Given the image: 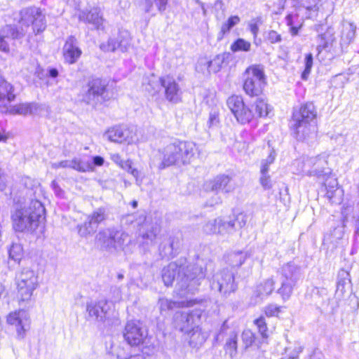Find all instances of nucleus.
<instances>
[{"instance_id":"1","label":"nucleus","mask_w":359,"mask_h":359,"mask_svg":"<svg viewBox=\"0 0 359 359\" xmlns=\"http://www.w3.org/2000/svg\"><path fill=\"white\" fill-rule=\"evenodd\" d=\"M185 259L170 263L162 271V279L166 286L171 285L174 280L180 290V294L185 296L193 294L205 277V271L198 264L186 265Z\"/></svg>"},{"instance_id":"2","label":"nucleus","mask_w":359,"mask_h":359,"mask_svg":"<svg viewBox=\"0 0 359 359\" xmlns=\"http://www.w3.org/2000/svg\"><path fill=\"white\" fill-rule=\"evenodd\" d=\"M20 19L19 24L20 30L15 29L11 25H6L0 30V50L8 53L10 45L15 39L22 37L32 25L33 32L36 34L43 32L46 29L45 15L40 8L28 7L20 12Z\"/></svg>"},{"instance_id":"3","label":"nucleus","mask_w":359,"mask_h":359,"mask_svg":"<svg viewBox=\"0 0 359 359\" xmlns=\"http://www.w3.org/2000/svg\"><path fill=\"white\" fill-rule=\"evenodd\" d=\"M45 208L41 201L32 200L28 204L16 210L12 215L15 231H34L44 219Z\"/></svg>"},{"instance_id":"4","label":"nucleus","mask_w":359,"mask_h":359,"mask_svg":"<svg viewBox=\"0 0 359 359\" xmlns=\"http://www.w3.org/2000/svg\"><path fill=\"white\" fill-rule=\"evenodd\" d=\"M122 222L137 229L138 238L142 239L140 242L144 245H152L161 229L158 222L147 218L144 212L128 215L122 219Z\"/></svg>"},{"instance_id":"5","label":"nucleus","mask_w":359,"mask_h":359,"mask_svg":"<svg viewBox=\"0 0 359 359\" xmlns=\"http://www.w3.org/2000/svg\"><path fill=\"white\" fill-rule=\"evenodd\" d=\"M317 111L312 102L303 104L293 112L290 128L299 140H304L315 128V120Z\"/></svg>"},{"instance_id":"6","label":"nucleus","mask_w":359,"mask_h":359,"mask_svg":"<svg viewBox=\"0 0 359 359\" xmlns=\"http://www.w3.org/2000/svg\"><path fill=\"white\" fill-rule=\"evenodd\" d=\"M281 286L277 292L284 302L291 297L297 281L302 278L301 268L297 264L289 262L281 268Z\"/></svg>"},{"instance_id":"7","label":"nucleus","mask_w":359,"mask_h":359,"mask_svg":"<svg viewBox=\"0 0 359 359\" xmlns=\"http://www.w3.org/2000/svg\"><path fill=\"white\" fill-rule=\"evenodd\" d=\"M266 84L264 69L259 66L248 67L245 72L243 89L250 96L260 95Z\"/></svg>"},{"instance_id":"8","label":"nucleus","mask_w":359,"mask_h":359,"mask_svg":"<svg viewBox=\"0 0 359 359\" xmlns=\"http://www.w3.org/2000/svg\"><path fill=\"white\" fill-rule=\"evenodd\" d=\"M96 239L102 248L110 252L123 250L125 243L130 240L127 233L115 229L100 231Z\"/></svg>"},{"instance_id":"9","label":"nucleus","mask_w":359,"mask_h":359,"mask_svg":"<svg viewBox=\"0 0 359 359\" xmlns=\"http://www.w3.org/2000/svg\"><path fill=\"white\" fill-rule=\"evenodd\" d=\"M37 287L38 276L36 273L29 269H23L17 278L18 295L20 301H29Z\"/></svg>"},{"instance_id":"10","label":"nucleus","mask_w":359,"mask_h":359,"mask_svg":"<svg viewBox=\"0 0 359 359\" xmlns=\"http://www.w3.org/2000/svg\"><path fill=\"white\" fill-rule=\"evenodd\" d=\"M235 188V184L228 175H217L214 179L207 181L204 184L205 190L215 194L214 197L208 202V205L213 206L221 203L222 198L218 195L219 192L229 194L233 191Z\"/></svg>"},{"instance_id":"11","label":"nucleus","mask_w":359,"mask_h":359,"mask_svg":"<svg viewBox=\"0 0 359 359\" xmlns=\"http://www.w3.org/2000/svg\"><path fill=\"white\" fill-rule=\"evenodd\" d=\"M109 210L105 206L95 208L90 214L86 216L83 224L77 226L78 233L81 237L86 238L96 232L100 224L107 219Z\"/></svg>"},{"instance_id":"12","label":"nucleus","mask_w":359,"mask_h":359,"mask_svg":"<svg viewBox=\"0 0 359 359\" xmlns=\"http://www.w3.org/2000/svg\"><path fill=\"white\" fill-rule=\"evenodd\" d=\"M206 234H217L222 237L229 236L236 231V224L232 219H225L223 217L208 221L203 227Z\"/></svg>"},{"instance_id":"13","label":"nucleus","mask_w":359,"mask_h":359,"mask_svg":"<svg viewBox=\"0 0 359 359\" xmlns=\"http://www.w3.org/2000/svg\"><path fill=\"white\" fill-rule=\"evenodd\" d=\"M123 336L130 346H137L144 343L147 330L139 320H129L125 325Z\"/></svg>"},{"instance_id":"14","label":"nucleus","mask_w":359,"mask_h":359,"mask_svg":"<svg viewBox=\"0 0 359 359\" xmlns=\"http://www.w3.org/2000/svg\"><path fill=\"white\" fill-rule=\"evenodd\" d=\"M201 315L198 310L177 311L174 316L175 327L183 333L190 332L199 325Z\"/></svg>"},{"instance_id":"15","label":"nucleus","mask_w":359,"mask_h":359,"mask_svg":"<svg viewBox=\"0 0 359 359\" xmlns=\"http://www.w3.org/2000/svg\"><path fill=\"white\" fill-rule=\"evenodd\" d=\"M227 105L236 120L242 124L249 123L255 117L254 111L246 107L240 96H231L227 100Z\"/></svg>"},{"instance_id":"16","label":"nucleus","mask_w":359,"mask_h":359,"mask_svg":"<svg viewBox=\"0 0 359 359\" xmlns=\"http://www.w3.org/2000/svg\"><path fill=\"white\" fill-rule=\"evenodd\" d=\"M211 287L224 295L233 292L237 288L233 273L228 269L219 271L214 276Z\"/></svg>"},{"instance_id":"17","label":"nucleus","mask_w":359,"mask_h":359,"mask_svg":"<svg viewBox=\"0 0 359 359\" xmlns=\"http://www.w3.org/2000/svg\"><path fill=\"white\" fill-rule=\"evenodd\" d=\"M106 90L105 81L100 79H93L88 82L86 90H83L82 100L87 104H93L100 101V98H104Z\"/></svg>"},{"instance_id":"18","label":"nucleus","mask_w":359,"mask_h":359,"mask_svg":"<svg viewBox=\"0 0 359 359\" xmlns=\"http://www.w3.org/2000/svg\"><path fill=\"white\" fill-rule=\"evenodd\" d=\"M158 156L160 161L158 167L160 169L173 165H180L177 140L159 149Z\"/></svg>"},{"instance_id":"19","label":"nucleus","mask_w":359,"mask_h":359,"mask_svg":"<svg viewBox=\"0 0 359 359\" xmlns=\"http://www.w3.org/2000/svg\"><path fill=\"white\" fill-rule=\"evenodd\" d=\"M161 86L164 88L165 99L173 104L180 102L182 100V90L175 79L170 76L160 78Z\"/></svg>"},{"instance_id":"20","label":"nucleus","mask_w":359,"mask_h":359,"mask_svg":"<svg viewBox=\"0 0 359 359\" xmlns=\"http://www.w3.org/2000/svg\"><path fill=\"white\" fill-rule=\"evenodd\" d=\"M131 43V37L130 34L126 30L120 31L116 39H109L107 44H102L101 49L104 51L114 52L117 49L121 51H127Z\"/></svg>"},{"instance_id":"21","label":"nucleus","mask_w":359,"mask_h":359,"mask_svg":"<svg viewBox=\"0 0 359 359\" xmlns=\"http://www.w3.org/2000/svg\"><path fill=\"white\" fill-rule=\"evenodd\" d=\"M132 133L133 130L129 128L116 126L109 129L106 133L105 136L111 142L133 144L135 143L137 141V139H135L133 136Z\"/></svg>"},{"instance_id":"22","label":"nucleus","mask_w":359,"mask_h":359,"mask_svg":"<svg viewBox=\"0 0 359 359\" xmlns=\"http://www.w3.org/2000/svg\"><path fill=\"white\" fill-rule=\"evenodd\" d=\"M177 144L180 165L191 163L198 152L196 144L193 142L178 140Z\"/></svg>"},{"instance_id":"23","label":"nucleus","mask_w":359,"mask_h":359,"mask_svg":"<svg viewBox=\"0 0 359 359\" xmlns=\"http://www.w3.org/2000/svg\"><path fill=\"white\" fill-rule=\"evenodd\" d=\"M79 19L85 23L92 25L96 29H103L104 18L101 10L98 7L91 8L90 11H82L79 15Z\"/></svg>"},{"instance_id":"24","label":"nucleus","mask_w":359,"mask_h":359,"mask_svg":"<svg viewBox=\"0 0 359 359\" xmlns=\"http://www.w3.org/2000/svg\"><path fill=\"white\" fill-rule=\"evenodd\" d=\"M81 55V50L77 46L76 38L73 36H69L63 47L65 60L69 64H74L80 57Z\"/></svg>"},{"instance_id":"25","label":"nucleus","mask_w":359,"mask_h":359,"mask_svg":"<svg viewBox=\"0 0 359 359\" xmlns=\"http://www.w3.org/2000/svg\"><path fill=\"white\" fill-rule=\"evenodd\" d=\"M305 164L309 166L311 165V169L309 170V175L320 177L328 173L325 170L327 161L325 155L309 158L306 159Z\"/></svg>"},{"instance_id":"26","label":"nucleus","mask_w":359,"mask_h":359,"mask_svg":"<svg viewBox=\"0 0 359 359\" xmlns=\"http://www.w3.org/2000/svg\"><path fill=\"white\" fill-rule=\"evenodd\" d=\"M327 190L325 197L332 204H339L341 202L342 191L338 188V182L336 178L327 177L325 182Z\"/></svg>"},{"instance_id":"27","label":"nucleus","mask_w":359,"mask_h":359,"mask_svg":"<svg viewBox=\"0 0 359 359\" xmlns=\"http://www.w3.org/2000/svg\"><path fill=\"white\" fill-rule=\"evenodd\" d=\"M15 95L13 93V86L0 76V109H7V106L13 101Z\"/></svg>"},{"instance_id":"28","label":"nucleus","mask_w":359,"mask_h":359,"mask_svg":"<svg viewBox=\"0 0 359 359\" xmlns=\"http://www.w3.org/2000/svg\"><path fill=\"white\" fill-rule=\"evenodd\" d=\"M224 59L225 57L223 54L216 55L212 60L201 58L199 60L196 68L202 72L206 70L208 73H217L221 69Z\"/></svg>"},{"instance_id":"29","label":"nucleus","mask_w":359,"mask_h":359,"mask_svg":"<svg viewBox=\"0 0 359 359\" xmlns=\"http://www.w3.org/2000/svg\"><path fill=\"white\" fill-rule=\"evenodd\" d=\"M39 109V106L36 103H20L18 104H15L11 106L8 108L7 106V109H3L1 111H5L10 114H18V115H24L26 116L27 114H34L36 113Z\"/></svg>"},{"instance_id":"30","label":"nucleus","mask_w":359,"mask_h":359,"mask_svg":"<svg viewBox=\"0 0 359 359\" xmlns=\"http://www.w3.org/2000/svg\"><path fill=\"white\" fill-rule=\"evenodd\" d=\"M187 335V339L191 346L196 348L199 347L204 344L208 339L209 334L206 332H203L199 325L190 332L184 333Z\"/></svg>"},{"instance_id":"31","label":"nucleus","mask_w":359,"mask_h":359,"mask_svg":"<svg viewBox=\"0 0 359 359\" xmlns=\"http://www.w3.org/2000/svg\"><path fill=\"white\" fill-rule=\"evenodd\" d=\"M107 302L100 300L87 303L86 311L88 316L96 320L102 321L107 312Z\"/></svg>"},{"instance_id":"32","label":"nucleus","mask_w":359,"mask_h":359,"mask_svg":"<svg viewBox=\"0 0 359 359\" xmlns=\"http://www.w3.org/2000/svg\"><path fill=\"white\" fill-rule=\"evenodd\" d=\"M7 322L10 325H15L18 333L21 335L25 332V326L28 324L27 313L24 311L11 313L7 317Z\"/></svg>"},{"instance_id":"33","label":"nucleus","mask_w":359,"mask_h":359,"mask_svg":"<svg viewBox=\"0 0 359 359\" xmlns=\"http://www.w3.org/2000/svg\"><path fill=\"white\" fill-rule=\"evenodd\" d=\"M168 1V0H144V11L147 13H152L154 15L156 14L154 13L155 11L163 13L166 9Z\"/></svg>"},{"instance_id":"34","label":"nucleus","mask_w":359,"mask_h":359,"mask_svg":"<svg viewBox=\"0 0 359 359\" xmlns=\"http://www.w3.org/2000/svg\"><path fill=\"white\" fill-rule=\"evenodd\" d=\"M275 281L268 278L259 284L256 289L257 295L262 299L270 295L274 290Z\"/></svg>"},{"instance_id":"35","label":"nucleus","mask_w":359,"mask_h":359,"mask_svg":"<svg viewBox=\"0 0 359 359\" xmlns=\"http://www.w3.org/2000/svg\"><path fill=\"white\" fill-rule=\"evenodd\" d=\"M158 305L162 315H167L170 311L181 306V302H174L162 297L158 299Z\"/></svg>"},{"instance_id":"36","label":"nucleus","mask_w":359,"mask_h":359,"mask_svg":"<svg viewBox=\"0 0 359 359\" xmlns=\"http://www.w3.org/2000/svg\"><path fill=\"white\" fill-rule=\"evenodd\" d=\"M248 257L246 252L238 251L231 253L228 257L229 264L234 267L241 266Z\"/></svg>"},{"instance_id":"37","label":"nucleus","mask_w":359,"mask_h":359,"mask_svg":"<svg viewBox=\"0 0 359 359\" xmlns=\"http://www.w3.org/2000/svg\"><path fill=\"white\" fill-rule=\"evenodd\" d=\"M70 166L71 168L81 172L93 170V165L90 162L78 158H74L71 161Z\"/></svg>"},{"instance_id":"38","label":"nucleus","mask_w":359,"mask_h":359,"mask_svg":"<svg viewBox=\"0 0 359 359\" xmlns=\"http://www.w3.org/2000/svg\"><path fill=\"white\" fill-rule=\"evenodd\" d=\"M237 333L231 332L225 344V351L231 358L234 357L237 353Z\"/></svg>"},{"instance_id":"39","label":"nucleus","mask_w":359,"mask_h":359,"mask_svg":"<svg viewBox=\"0 0 359 359\" xmlns=\"http://www.w3.org/2000/svg\"><path fill=\"white\" fill-rule=\"evenodd\" d=\"M255 108V116L264 117L268 116L270 109L268 104L262 99H257L252 105Z\"/></svg>"},{"instance_id":"40","label":"nucleus","mask_w":359,"mask_h":359,"mask_svg":"<svg viewBox=\"0 0 359 359\" xmlns=\"http://www.w3.org/2000/svg\"><path fill=\"white\" fill-rule=\"evenodd\" d=\"M241 22V18L238 15H232L229 18L226 22L222 25L220 32L219 33V38H222L225 34H228L230 30Z\"/></svg>"},{"instance_id":"41","label":"nucleus","mask_w":359,"mask_h":359,"mask_svg":"<svg viewBox=\"0 0 359 359\" xmlns=\"http://www.w3.org/2000/svg\"><path fill=\"white\" fill-rule=\"evenodd\" d=\"M9 258L19 263L23 255V249L20 243H12L8 250Z\"/></svg>"},{"instance_id":"42","label":"nucleus","mask_w":359,"mask_h":359,"mask_svg":"<svg viewBox=\"0 0 359 359\" xmlns=\"http://www.w3.org/2000/svg\"><path fill=\"white\" fill-rule=\"evenodd\" d=\"M231 50L233 52H248L251 48V43L243 39H238L231 45Z\"/></svg>"},{"instance_id":"43","label":"nucleus","mask_w":359,"mask_h":359,"mask_svg":"<svg viewBox=\"0 0 359 359\" xmlns=\"http://www.w3.org/2000/svg\"><path fill=\"white\" fill-rule=\"evenodd\" d=\"M254 323L257 325L258 328V331L262 335L263 338H267L268 337V328L266 325V323L265 321V318L262 316L258 318L257 319L255 320Z\"/></svg>"},{"instance_id":"44","label":"nucleus","mask_w":359,"mask_h":359,"mask_svg":"<svg viewBox=\"0 0 359 359\" xmlns=\"http://www.w3.org/2000/svg\"><path fill=\"white\" fill-rule=\"evenodd\" d=\"M255 339V334L250 330H245L242 333V340L245 348L252 345Z\"/></svg>"},{"instance_id":"45","label":"nucleus","mask_w":359,"mask_h":359,"mask_svg":"<svg viewBox=\"0 0 359 359\" xmlns=\"http://www.w3.org/2000/svg\"><path fill=\"white\" fill-rule=\"evenodd\" d=\"M313 66V55L311 53L307 54L305 57V69L302 74V78L306 79V75L310 74Z\"/></svg>"},{"instance_id":"46","label":"nucleus","mask_w":359,"mask_h":359,"mask_svg":"<svg viewBox=\"0 0 359 359\" xmlns=\"http://www.w3.org/2000/svg\"><path fill=\"white\" fill-rule=\"evenodd\" d=\"M173 250H174V242L170 238L168 241V247H165V246L163 247L162 245L160 246L161 254L163 257H169V256L172 255Z\"/></svg>"},{"instance_id":"47","label":"nucleus","mask_w":359,"mask_h":359,"mask_svg":"<svg viewBox=\"0 0 359 359\" xmlns=\"http://www.w3.org/2000/svg\"><path fill=\"white\" fill-rule=\"evenodd\" d=\"M281 307L278 306L275 304H269L266 306L264 312L265 314L269 316H276L280 312Z\"/></svg>"},{"instance_id":"48","label":"nucleus","mask_w":359,"mask_h":359,"mask_svg":"<svg viewBox=\"0 0 359 359\" xmlns=\"http://www.w3.org/2000/svg\"><path fill=\"white\" fill-rule=\"evenodd\" d=\"M236 224V230L243 228L247 223L248 216L243 213H240L236 215V218L233 219Z\"/></svg>"},{"instance_id":"49","label":"nucleus","mask_w":359,"mask_h":359,"mask_svg":"<svg viewBox=\"0 0 359 359\" xmlns=\"http://www.w3.org/2000/svg\"><path fill=\"white\" fill-rule=\"evenodd\" d=\"M259 182L264 189H270L272 187V182L268 174L261 175Z\"/></svg>"},{"instance_id":"50","label":"nucleus","mask_w":359,"mask_h":359,"mask_svg":"<svg viewBox=\"0 0 359 359\" xmlns=\"http://www.w3.org/2000/svg\"><path fill=\"white\" fill-rule=\"evenodd\" d=\"M267 39L271 43H278L281 41V36L280 34H278L276 31L271 30L268 32Z\"/></svg>"},{"instance_id":"51","label":"nucleus","mask_w":359,"mask_h":359,"mask_svg":"<svg viewBox=\"0 0 359 359\" xmlns=\"http://www.w3.org/2000/svg\"><path fill=\"white\" fill-rule=\"evenodd\" d=\"M111 159L117 165H118L121 168L124 164L126 161H123L121 156L118 154H111Z\"/></svg>"},{"instance_id":"52","label":"nucleus","mask_w":359,"mask_h":359,"mask_svg":"<svg viewBox=\"0 0 359 359\" xmlns=\"http://www.w3.org/2000/svg\"><path fill=\"white\" fill-rule=\"evenodd\" d=\"M276 154L274 149H272L270 151V153H269L268 157L265 160H264L263 161L270 165L271 163H273V161H274V160L276 158Z\"/></svg>"},{"instance_id":"53","label":"nucleus","mask_w":359,"mask_h":359,"mask_svg":"<svg viewBox=\"0 0 359 359\" xmlns=\"http://www.w3.org/2000/svg\"><path fill=\"white\" fill-rule=\"evenodd\" d=\"M71 161H62L59 162L58 163H55L53 167L55 168H71Z\"/></svg>"},{"instance_id":"54","label":"nucleus","mask_w":359,"mask_h":359,"mask_svg":"<svg viewBox=\"0 0 359 359\" xmlns=\"http://www.w3.org/2000/svg\"><path fill=\"white\" fill-rule=\"evenodd\" d=\"M249 27H250V30L252 32V34H253L254 37H256L258 34V32H259L258 25L256 23L251 22L249 25Z\"/></svg>"},{"instance_id":"55","label":"nucleus","mask_w":359,"mask_h":359,"mask_svg":"<svg viewBox=\"0 0 359 359\" xmlns=\"http://www.w3.org/2000/svg\"><path fill=\"white\" fill-rule=\"evenodd\" d=\"M130 174L136 179V183L140 186L142 183V180H139L140 172L136 168H133L131 170Z\"/></svg>"},{"instance_id":"56","label":"nucleus","mask_w":359,"mask_h":359,"mask_svg":"<svg viewBox=\"0 0 359 359\" xmlns=\"http://www.w3.org/2000/svg\"><path fill=\"white\" fill-rule=\"evenodd\" d=\"M121 168L126 170L128 172L130 173L131 170L134 168L132 167V162L130 160L126 161Z\"/></svg>"},{"instance_id":"57","label":"nucleus","mask_w":359,"mask_h":359,"mask_svg":"<svg viewBox=\"0 0 359 359\" xmlns=\"http://www.w3.org/2000/svg\"><path fill=\"white\" fill-rule=\"evenodd\" d=\"M6 187L5 177L4 176L1 169L0 168V191H3L5 189Z\"/></svg>"},{"instance_id":"58","label":"nucleus","mask_w":359,"mask_h":359,"mask_svg":"<svg viewBox=\"0 0 359 359\" xmlns=\"http://www.w3.org/2000/svg\"><path fill=\"white\" fill-rule=\"evenodd\" d=\"M104 163V158L101 156H97L93 158V164L95 165H102Z\"/></svg>"},{"instance_id":"59","label":"nucleus","mask_w":359,"mask_h":359,"mask_svg":"<svg viewBox=\"0 0 359 359\" xmlns=\"http://www.w3.org/2000/svg\"><path fill=\"white\" fill-rule=\"evenodd\" d=\"M269 165L262 161L261 168V175H266L269 172Z\"/></svg>"},{"instance_id":"60","label":"nucleus","mask_w":359,"mask_h":359,"mask_svg":"<svg viewBox=\"0 0 359 359\" xmlns=\"http://www.w3.org/2000/svg\"><path fill=\"white\" fill-rule=\"evenodd\" d=\"M111 290H114V292L116 293L115 301H118L121 298V292L119 287H114Z\"/></svg>"},{"instance_id":"61","label":"nucleus","mask_w":359,"mask_h":359,"mask_svg":"<svg viewBox=\"0 0 359 359\" xmlns=\"http://www.w3.org/2000/svg\"><path fill=\"white\" fill-rule=\"evenodd\" d=\"M302 351V349L301 348H298L297 349H296L294 351V353H292V355H290V357L288 358H283L281 359H297V357H298V355L299 353Z\"/></svg>"},{"instance_id":"62","label":"nucleus","mask_w":359,"mask_h":359,"mask_svg":"<svg viewBox=\"0 0 359 359\" xmlns=\"http://www.w3.org/2000/svg\"><path fill=\"white\" fill-rule=\"evenodd\" d=\"M48 75L52 78H56L58 76V71L55 68H51L48 70Z\"/></svg>"},{"instance_id":"63","label":"nucleus","mask_w":359,"mask_h":359,"mask_svg":"<svg viewBox=\"0 0 359 359\" xmlns=\"http://www.w3.org/2000/svg\"><path fill=\"white\" fill-rule=\"evenodd\" d=\"M7 292L4 286L0 283V299L6 297Z\"/></svg>"},{"instance_id":"64","label":"nucleus","mask_w":359,"mask_h":359,"mask_svg":"<svg viewBox=\"0 0 359 359\" xmlns=\"http://www.w3.org/2000/svg\"><path fill=\"white\" fill-rule=\"evenodd\" d=\"M126 359H146V358L142 354H136V355H130V357H128Z\"/></svg>"}]
</instances>
